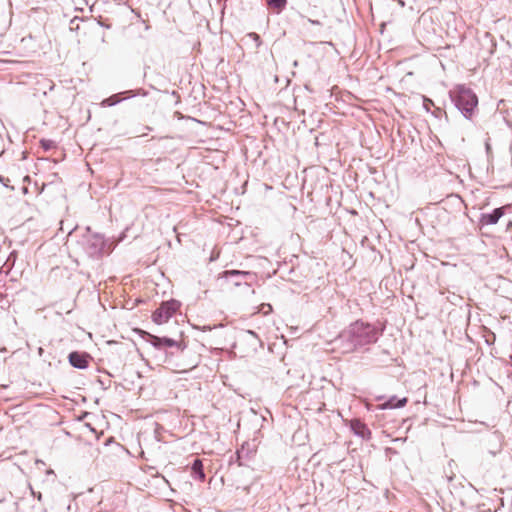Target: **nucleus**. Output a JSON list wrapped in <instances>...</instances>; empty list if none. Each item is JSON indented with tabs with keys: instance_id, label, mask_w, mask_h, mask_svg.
Instances as JSON below:
<instances>
[{
	"instance_id": "18",
	"label": "nucleus",
	"mask_w": 512,
	"mask_h": 512,
	"mask_svg": "<svg viewBox=\"0 0 512 512\" xmlns=\"http://www.w3.org/2000/svg\"><path fill=\"white\" fill-rule=\"evenodd\" d=\"M272 310V307L270 304H263L262 305V311L264 314H268Z\"/></svg>"
},
{
	"instance_id": "11",
	"label": "nucleus",
	"mask_w": 512,
	"mask_h": 512,
	"mask_svg": "<svg viewBox=\"0 0 512 512\" xmlns=\"http://www.w3.org/2000/svg\"><path fill=\"white\" fill-rule=\"evenodd\" d=\"M408 399L406 397L398 398L397 396H391L387 401L379 405V409H394L402 408L407 404Z\"/></svg>"
},
{
	"instance_id": "10",
	"label": "nucleus",
	"mask_w": 512,
	"mask_h": 512,
	"mask_svg": "<svg viewBox=\"0 0 512 512\" xmlns=\"http://www.w3.org/2000/svg\"><path fill=\"white\" fill-rule=\"evenodd\" d=\"M504 215V208H495L491 213H484L480 217L482 225H494Z\"/></svg>"
},
{
	"instance_id": "14",
	"label": "nucleus",
	"mask_w": 512,
	"mask_h": 512,
	"mask_svg": "<svg viewBox=\"0 0 512 512\" xmlns=\"http://www.w3.org/2000/svg\"><path fill=\"white\" fill-rule=\"evenodd\" d=\"M267 5L277 10H282L286 6V0H266Z\"/></svg>"
},
{
	"instance_id": "6",
	"label": "nucleus",
	"mask_w": 512,
	"mask_h": 512,
	"mask_svg": "<svg viewBox=\"0 0 512 512\" xmlns=\"http://www.w3.org/2000/svg\"><path fill=\"white\" fill-rule=\"evenodd\" d=\"M148 342L151 343L155 348L162 349L164 347H175L178 350L182 351L183 347L181 344L174 339L168 338V337H159L152 334H148Z\"/></svg>"
},
{
	"instance_id": "3",
	"label": "nucleus",
	"mask_w": 512,
	"mask_h": 512,
	"mask_svg": "<svg viewBox=\"0 0 512 512\" xmlns=\"http://www.w3.org/2000/svg\"><path fill=\"white\" fill-rule=\"evenodd\" d=\"M78 245L88 257L99 258L104 253L106 242L103 235L91 232L88 227L78 241Z\"/></svg>"
},
{
	"instance_id": "20",
	"label": "nucleus",
	"mask_w": 512,
	"mask_h": 512,
	"mask_svg": "<svg viewBox=\"0 0 512 512\" xmlns=\"http://www.w3.org/2000/svg\"><path fill=\"white\" fill-rule=\"evenodd\" d=\"M247 333H248L249 335H251L252 337H254V338L258 339V335H257L254 331H252V330H248V331H247Z\"/></svg>"
},
{
	"instance_id": "13",
	"label": "nucleus",
	"mask_w": 512,
	"mask_h": 512,
	"mask_svg": "<svg viewBox=\"0 0 512 512\" xmlns=\"http://www.w3.org/2000/svg\"><path fill=\"white\" fill-rule=\"evenodd\" d=\"M191 470H192V475L195 479H198L200 481H204L205 480V473H204V470H203V463L200 459H195L192 463V467H191Z\"/></svg>"
},
{
	"instance_id": "24",
	"label": "nucleus",
	"mask_w": 512,
	"mask_h": 512,
	"mask_svg": "<svg viewBox=\"0 0 512 512\" xmlns=\"http://www.w3.org/2000/svg\"><path fill=\"white\" fill-rule=\"evenodd\" d=\"M0 182H2V184H4V186H7V183H5V181H3V179L0 177Z\"/></svg>"
},
{
	"instance_id": "15",
	"label": "nucleus",
	"mask_w": 512,
	"mask_h": 512,
	"mask_svg": "<svg viewBox=\"0 0 512 512\" xmlns=\"http://www.w3.org/2000/svg\"><path fill=\"white\" fill-rule=\"evenodd\" d=\"M245 37L251 39L255 43L256 48H259L262 45L260 36L255 32L247 33Z\"/></svg>"
},
{
	"instance_id": "26",
	"label": "nucleus",
	"mask_w": 512,
	"mask_h": 512,
	"mask_svg": "<svg viewBox=\"0 0 512 512\" xmlns=\"http://www.w3.org/2000/svg\"><path fill=\"white\" fill-rule=\"evenodd\" d=\"M425 108L428 109L429 103L424 101Z\"/></svg>"
},
{
	"instance_id": "23",
	"label": "nucleus",
	"mask_w": 512,
	"mask_h": 512,
	"mask_svg": "<svg viewBox=\"0 0 512 512\" xmlns=\"http://www.w3.org/2000/svg\"><path fill=\"white\" fill-rule=\"evenodd\" d=\"M0 182H2V184H4V186H7V183H5V181H3V179L0 177Z\"/></svg>"
},
{
	"instance_id": "9",
	"label": "nucleus",
	"mask_w": 512,
	"mask_h": 512,
	"mask_svg": "<svg viewBox=\"0 0 512 512\" xmlns=\"http://www.w3.org/2000/svg\"><path fill=\"white\" fill-rule=\"evenodd\" d=\"M136 95H137V93L134 90H128V91H125V92L114 94V95L104 99L101 102V105L104 106V107H106V106L107 107L114 106V105L120 103L123 99L130 98V97H135Z\"/></svg>"
},
{
	"instance_id": "12",
	"label": "nucleus",
	"mask_w": 512,
	"mask_h": 512,
	"mask_svg": "<svg viewBox=\"0 0 512 512\" xmlns=\"http://www.w3.org/2000/svg\"><path fill=\"white\" fill-rule=\"evenodd\" d=\"M351 429L356 435L361 436L362 438L369 437L371 434V431L367 425L359 419H354L351 421Z\"/></svg>"
},
{
	"instance_id": "21",
	"label": "nucleus",
	"mask_w": 512,
	"mask_h": 512,
	"mask_svg": "<svg viewBox=\"0 0 512 512\" xmlns=\"http://www.w3.org/2000/svg\"><path fill=\"white\" fill-rule=\"evenodd\" d=\"M308 21L313 25H320V22L318 20L309 19Z\"/></svg>"
},
{
	"instance_id": "7",
	"label": "nucleus",
	"mask_w": 512,
	"mask_h": 512,
	"mask_svg": "<svg viewBox=\"0 0 512 512\" xmlns=\"http://www.w3.org/2000/svg\"><path fill=\"white\" fill-rule=\"evenodd\" d=\"M256 453L255 445L245 442L242 444L241 448L236 451L237 462L239 466H245L246 461L252 459V457Z\"/></svg>"
},
{
	"instance_id": "25",
	"label": "nucleus",
	"mask_w": 512,
	"mask_h": 512,
	"mask_svg": "<svg viewBox=\"0 0 512 512\" xmlns=\"http://www.w3.org/2000/svg\"><path fill=\"white\" fill-rule=\"evenodd\" d=\"M424 101H425V102H427V103H429V104H432V100L425 99Z\"/></svg>"
},
{
	"instance_id": "5",
	"label": "nucleus",
	"mask_w": 512,
	"mask_h": 512,
	"mask_svg": "<svg viewBox=\"0 0 512 512\" xmlns=\"http://www.w3.org/2000/svg\"><path fill=\"white\" fill-rule=\"evenodd\" d=\"M221 278L233 279V283L235 286H241L242 284L249 285L247 279H251L254 277V274L249 271H241V270H226L220 274Z\"/></svg>"
},
{
	"instance_id": "16",
	"label": "nucleus",
	"mask_w": 512,
	"mask_h": 512,
	"mask_svg": "<svg viewBox=\"0 0 512 512\" xmlns=\"http://www.w3.org/2000/svg\"><path fill=\"white\" fill-rule=\"evenodd\" d=\"M40 144L45 151H48L55 147V142L49 139H42L40 141Z\"/></svg>"
},
{
	"instance_id": "1",
	"label": "nucleus",
	"mask_w": 512,
	"mask_h": 512,
	"mask_svg": "<svg viewBox=\"0 0 512 512\" xmlns=\"http://www.w3.org/2000/svg\"><path fill=\"white\" fill-rule=\"evenodd\" d=\"M378 329L361 320L355 321L344 329L334 340V345L342 353H352L378 340Z\"/></svg>"
},
{
	"instance_id": "8",
	"label": "nucleus",
	"mask_w": 512,
	"mask_h": 512,
	"mask_svg": "<svg viewBox=\"0 0 512 512\" xmlns=\"http://www.w3.org/2000/svg\"><path fill=\"white\" fill-rule=\"evenodd\" d=\"M69 363L78 369H85L88 367V355L77 351L71 352L68 356Z\"/></svg>"
},
{
	"instance_id": "4",
	"label": "nucleus",
	"mask_w": 512,
	"mask_h": 512,
	"mask_svg": "<svg viewBox=\"0 0 512 512\" xmlns=\"http://www.w3.org/2000/svg\"><path fill=\"white\" fill-rule=\"evenodd\" d=\"M180 307V303L176 300L163 302L153 313L152 319L157 324L167 322Z\"/></svg>"
},
{
	"instance_id": "22",
	"label": "nucleus",
	"mask_w": 512,
	"mask_h": 512,
	"mask_svg": "<svg viewBox=\"0 0 512 512\" xmlns=\"http://www.w3.org/2000/svg\"><path fill=\"white\" fill-rule=\"evenodd\" d=\"M0 182H2V184H4V186H7V183H5V181H3V179L0 177Z\"/></svg>"
},
{
	"instance_id": "19",
	"label": "nucleus",
	"mask_w": 512,
	"mask_h": 512,
	"mask_svg": "<svg viewBox=\"0 0 512 512\" xmlns=\"http://www.w3.org/2000/svg\"><path fill=\"white\" fill-rule=\"evenodd\" d=\"M46 475H47V476H51L53 481H54V480H55V478H56V475H55V473H54V471H53L52 469H48V470L46 471Z\"/></svg>"
},
{
	"instance_id": "2",
	"label": "nucleus",
	"mask_w": 512,
	"mask_h": 512,
	"mask_svg": "<svg viewBox=\"0 0 512 512\" xmlns=\"http://www.w3.org/2000/svg\"><path fill=\"white\" fill-rule=\"evenodd\" d=\"M449 96L455 107L466 119H471L478 106V97L472 89L465 85H456L449 91Z\"/></svg>"
},
{
	"instance_id": "17",
	"label": "nucleus",
	"mask_w": 512,
	"mask_h": 512,
	"mask_svg": "<svg viewBox=\"0 0 512 512\" xmlns=\"http://www.w3.org/2000/svg\"><path fill=\"white\" fill-rule=\"evenodd\" d=\"M29 489L31 492V495L34 496L39 502H42V494L40 492H36L33 487L29 484Z\"/></svg>"
}]
</instances>
